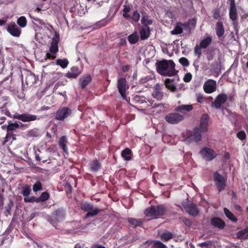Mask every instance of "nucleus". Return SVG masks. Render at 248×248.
<instances>
[{
  "mask_svg": "<svg viewBox=\"0 0 248 248\" xmlns=\"http://www.w3.org/2000/svg\"><path fill=\"white\" fill-rule=\"evenodd\" d=\"M155 65L157 72L162 76H173L178 72L175 69V64L172 60H163L157 61Z\"/></svg>",
  "mask_w": 248,
  "mask_h": 248,
  "instance_id": "nucleus-1",
  "label": "nucleus"
},
{
  "mask_svg": "<svg viewBox=\"0 0 248 248\" xmlns=\"http://www.w3.org/2000/svg\"><path fill=\"white\" fill-rule=\"evenodd\" d=\"M168 209L164 205H152L146 208L144 211V214L147 217L157 218L159 216L165 215Z\"/></svg>",
  "mask_w": 248,
  "mask_h": 248,
  "instance_id": "nucleus-2",
  "label": "nucleus"
},
{
  "mask_svg": "<svg viewBox=\"0 0 248 248\" xmlns=\"http://www.w3.org/2000/svg\"><path fill=\"white\" fill-rule=\"evenodd\" d=\"M182 205L185 211L190 216L196 217L199 214V209L197 205L190 201L186 200L182 202Z\"/></svg>",
  "mask_w": 248,
  "mask_h": 248,
  "instance_id": "nucleus-3",
  "label": "nucleus"
},
{
  "mask_svg": "<svg viewBox=\"0 0 248 248\" xmlns=\"http://www.w3.org/2000/svg\"><path fill=\"white\" fill-rule=\"evenodd\" d=\"M212 39L211 37L208 36L202 40L199 45H196L194 48L195 55L197 56L200 59L202 56V49L207 48L211 44Z\"/></svg>",
  "mask_w": 248,
  "mask_h": 248,
  "instance_id": "nucleus-4",
  "label": "nucleus"
},
{
  "mask_svg": "<svg viewBox=\"0 0 248 248\" xmlns=\"http://www.w3.org/2000/svg\"><path fill=\"white\" fill-rule=\"evenodd\" d=\"M213 177L215 185L219 192L223 190L226 186L227 178L223 177L217 171L214 172Z\"/></svg>",
  "mask_w": 248,
  "mask_h": 248,
  "instance_id": "nucleus-5",
  "label": "nucleus"
},
{
  "mask_svg": "<svg viewBox=\"0 0 248 248\" xmlns=\"http://www.w3.org/2000/svg\"><path fill=\"white\" fill-rule=\"evenodd\" d=\"M72 114V110L68 107L60 108L56 111L55 119L62 121Z\"/></svg>",
  "mask_w": 248,
  "mask_h": 248,
  "instance_id": "nucleus-6",
  "label": "nucleus"
},
{
  "mask_svg": "<svg viewBox=\"0 0 248 248\" xmlns=\"http://www.w3.org/2000/svg\"><path fill=\"white\" fill-rule=\"evenodd\" d=\"M200 154L202 158L207 161L213 160L217 156V154L213 149L206 147L201 150Z\"/></svg>",
  "mask_w": 248,
  "mask_h": 248,
  "instance_id": "nucleus-7",
  "label": "nucleus"
},
{
  "mask_svg": "<svg viewBox=\"0 0 248 248\" xmlns=\"http://www.w3.org/2000/svg\"><path fill=\"white\" fill-rule=\"evenodd\" d=\"M13 118L19 120L23 122H29L36 120L37 116L36 115L31 114L28 113L22 114L16 113L13 115Z\"/></svg>",
  "mask_w": 248,
  "mask_h": 248,
  "instance_id": "nucleus-8",
  "label": "nucleus"
},
{
  "mask_svg": "<svg viewBox=\"0 0 248 248\" xmlns=\"http://www.w3.org/2000/svg\"><path fill=\"white\" fill-rule=\"evenodd\" d=\"M165 120L169 124H176L184 119V116L178 113H170L165 117Z\"/></svg>",
  "mask_w": 248,
  "mask_h": 248,
  "instance_id": "nucleus-9",
  "label": "nucleus"
},
{
  "mask_svg": "<svg viewBox=\"0 0 248 248\" xmlns=\"http://www.w3.org/2000/svg\"><path fill=\"white\" fill-rule=\"evenodd\" d=\"M20 125L18 123L16 122L13 123L11 121L8 122V124L7 126V134L6 137L7 138H12L13 140L15 139V134H13V132L15 131L16 129H19Z\"/></svg>",
  "mask_w": 248,
  "mask_h": 248,
  "instance_id": "nucleus-10",
  "label": "nucleus"
},
{
  "mask_svg": "<svg viewBox=\"0 0 248 248\" xmlns=\"http://www.w3.org/2000/svg\"><path fill=\"white\" fill-rule=\"evenodd\" d=\"M163 89V85L159 83L156 84L153 88L152 93L153 97L157 100H162L164 96V93L162 91Z\"/></svg>",
  "mask_w": 248,
  "mask_h": 248,
  "instance_id": "nucleus-11",
  "label": "nucleus"
},
{
  "mask_svg": "<svg viewBox=\"0 0 248 248\" xmlns=\"http://www.w3.org/2000/svg\"><path fill=\"white\" fill-rule=\"evenodd\" d=\"M203 88L206 93H211L216 90L217 82L215 80L209 79L204 83Z\"/></svg>",
  "mask_w": 248,
  "mask_h": 248,
  "instance_id": "nucleus-12",
  "label": "nucleus"
},
{
  "mask_svg": "<svg viewBox=\"0 0 248 248\" xmlns=\"http://www.w3.org/2000/svg\"><path fill=\"white\" fill-rule=\"evenodd\" d=\"M127 81L125 78H120L117 81V88L122 98L126 99V90Z\"/></svg>",
  "mask_w": 248,
  "mask_h": 248,
  "instance_id": "nucleus-13",
  "label": "nucleus"
},
{
  "mask_svg": "<svg viewBox=\"0 0 248 248\" xmlns=\"http://www.w3.org/2000/svg\"><path fill=\"white\" fill-rule=\"evenodd\" d=\"M228 99V96L226 94L221 93L218 94L214 102L212 103V107L218 109L224 104Z\"/></svg>",
  "mask_w": 248,
  "mask_h": 248,
  "instance_id": "nucleus-14",
  "label": "nucleus"
},
{
  "mask_svg": "<svg viewBox=\"0 0 248 248\" xmlns=\"http://www.w3.org/2000/svg\"><path fill=\"white\" fill-rule=\"evenodd\" d=\"M7 31L14 37H19L21 33V29L14 22L11 23L7 27Z\"/></svg>",
  "mask_w": 248,
  "mask_h": 248,
  "instance_id": "nucleus-15",
  "label": "nucleus"
},
{
  "mask_svg": "<svg viewBox=\"0 0 248 248\" xmlns=\"http://www.w3.org/2000/svg\"><path fill=\"white\" fill-rule=\"evenodd\" d=\"M59 35L58 33H56L54 37L52 38L51 43L49 51L51 53L55 54L59 50L58 43L59 42Z\"/></svg>",
  "mask_w": 248,
  "mask_h": 248,
  "instance_id": "nucleus-16",
  "label": "nucleus"
},
{
  "mask_svg": "<svg viewBox=\"0 0 248 248\" xmlns=\"http://www.w3.org/2000/svg\"><path fill=\"white\" fill-rule=\"evenodd\" d=\"M211 224L215 227L220 229H223L225 226V222L218 217H214L211 219Z\"/></svg>",
  "mask_w": 248,
  "mask_h": 248,
  "instance_id": "nucleus-17",
  "label": "nucleus"
},
{
  "mask_svg": "<svg viewBox=\"0 0 248 248\" xmlns=\"http://www.w3.org/2000/svg\"><path fill=\"white\" fill-rule=\"evenodd\" d=\"M80 74L78 66H73L70 69V71L66 74L65 77L68 78H76Z\"/></svg>",
  "mask_w": 248,
  "mask_h": 248,
  "instance_id": "nucleus-18",
  "label": "nucleus"
},
{
  "mask_svg": "<svg viewBox=\"0 0 248 248\" xmlns=\"http://www.w3.org/2000/svg\"><path fill=\"white\" fill-rule=\"evenodd\" d=\"M127 220L132 227L136 228L138 226L141 227L145 220L140 218L129 217Z\"/></svg>",
  "mask_w": 248,
  "mask_h": 248,
  "instance_id": "nucleus-19",
  "label": "nucleus"
},
{
  "mask_svg": "<svg viewBox=\"0 0 248 248\" xmlns=\"http://www.w3.org/2000/svg\"><path fill=\"white\" fill-rule=\"evenodd\" d=\"M140 39L145 40L147 39L150 35V28L149 27H142L140 30Z\"/></svg>",
  "mask_w": 248,
  "mask_h": 248,
  "instance_id": "nucleus-20",
  "label": "nucleus"
},
{
  "mask_svg": "<svg viewBox=\"0 0 248 248\" xmlns=\"http://www.w3.org/2000/svg\"><path fill=\"white\" fill-rule=\"evenodd\" d=\"M216 31L217 35L218 37L222 36L225 32L223 23L221 21H218L216 25Z\"/></svg>",
  "mask_w": 248,
  "mask_h": 248,
  "instance_id": "nucleus-21",
  "label": "nucleus"
},
{
  "mask_svg": "<svg viewBox=\"0 0 248 248\" xmlns=\"http://www.w3.org/2000/svg\"><path fill=\"white\" fill-rule=\"evenodd\" d=\"M236 238L240 240L248 239V228H246L236 233Z\"/></svg>",
  "mask_w": 248,
  "mask_h": 248,
  "instance_id": "nucleus-22",
  "label": "nucleus"
},
{
  "mask_svg": "<svg viewBox=\"0 0 248 248\" xmlns=\"http://www.w3.org/2000/svg\"><path fill=\"white\" fill-rule=\"evenodd\" d=\"M67 142V140L66 137L65 136H62L60 138L58 143L59 147L62 148L64 152L66 153H67L68 151L66 145Z\"/></svg>",
  "mask_w": 248,
  "mask_h": 248,
  "instance_id": "nucleus-23",
  "label": "nucleus"
},
{
  "mask_svg": "<svg viewBox=\"0 0 248 248\" xmlns=\"http://www.w3.org/2000/svg\"><path fill=\"white\" fill-rule=\"evenodd\" d=\"M174 79L167 78L165 81V86L166 88L168 89L172 92H175L177 91V88L175 85L173 84Z\"/></svg>",
  "mask_w": 248,
  "mask_h": 248,
  "instance_id": "nucleus-24",
  "label": "nucleus"
},
{
  "mask_svg": "<svg viewBox=\"0 0 248 248\" xmlns=\"http://www.w3.org/2000/svg\"><path fill=\"white\" fill-rule=\"evenodd\" d=\"M52 215L56 220L58 221L59 219L64 217L65 211L62 208H59L55 210L52 213Z\"/></svg>",
  "mask_w": 248,
  "mask_h": 248,
  "instance_id": "nucleus-25",
  "label": "nucleus"
},
{
  "mask_svg": "<svg viewBox=\"0 0 248 248\" xmlns=\"http://www.w3.org/2000/svg\"><path fill=\"white\" fill-rule=\"evenodd\" d=\"M101 167V164L97 159L93 160L90 164V169L92 171L96 172Z\"/></svg>",
  "mask_w": 248,
  "mask_h": 248,
  "instance_id": "nucleus-26",
  "label": "nucleus"
},
{
  "mask_svg": "<svg viewBox=\"0 0 248 248\" xmlns=\"http://www.w3.org/2000/svg\"><path fill=\"white\" fill-rule=\"evenodd\" d=\"M198 127H196L193 129V134L191 135L192 139L196 142H198L201 140V133Z\"/></svg>",
  "mask_w": 248,
  "mask_h": 248,
  "instance_id": "nucleus-27",
  "label": "nucleus"
},
{
  "mask_svg": "<svg viewBox=\"0 0 248 248\" xmlns=\"http://www.w3.org/2000/svg\"><path fill=\"white\" fill-rule=\"evenodd\" d=\"M39 136V132L38 129L34 128L28 131L26 133V137L27 138H36Z\"/></svg>",
  "mask_w": 248,
  "mask_h": 248,
  "instance_id": "nucleus-28",
  "label": "nucleus"
},
{
  "mask_svg": "<svg viewBox=\"0 0 248 248\" xmlns=\"http://www.w3.org/2000/svg\"><path fill=\"white\" fill-rule=\"evenodd\" d=\"M55 64L61 66L62 68H66L69 64V61L67 59H58L56 60Z\"/></svg>",
  "mask_w": 248,
  "mask_h": 248,
  "instance_id": "nucleus-29",
  "label": "nucleus"
},
{
  "mask_svg": "<svg viewBox=\"0 0 248 248\" xmlns=\"http://www.w3.org/2000/svg\"><path fill=\"white\" fill-rule=\"evenodd\" d=\"M229 16H230V19H231L232 21H235L237 19V12L236 6L230 7Z\"/></svg>",
  "mask_w": 248,
  "mask_h": 248,
  "instance_id": "nucleus-30",
  "label": "nucleus"
},
{
  "mask_svg": "<svg viewBox=\"0 0 248 248\" xmlns=\"http://www.w3.org/2000/svg\"><path fill=\"white\" fill-rule=\"evenodd\" d=\"M224 212L225 216L231 221L233 222H236L238 220L237 218L227 208H224Z\"/></svg>",
  "mask_w": 248,
  "mask_h": 248,
  "instance_id": "nucleus-31",
  "label": "nucleus"
},
{
  "mask_svg": "<svg viewBox=\"0 0 248 248\" xmlns=\"http://www.w3.org/2000/svg\"><path fill=\"white\" fill-rule=\"evenodd\" d=\"M50 194L48 192L45 191L41 193L40 196L37 199V203L45 202L49 199Z\"/></svg>",
  "mask_w": 248,
  "mask_h": 248,
  "instance_id": "nucleus-32",
  "label": "nucleus"
},
{
  "mask_svg": "<svg viewBox=\"0 0 248 248\" xmlns=\"http://www.w3.org/2000/svg\"><path fill=\"white\" fill-rule=\"evenodd\" d=\"M131 7L129 5H124L123 9V17L126 19H129L131 18V16L129 14V13L131 11Z\"/></svg>",
  "mask_w": 248,
  "mask_h": 248,
  "instance_id": "nucleus-33",
  "label": "nucleus"
},
{
  "mask_svg": "<svg viewBox=\"0 0 248 248\" xmlns=\"http://www.w3.org/2000/svg\"><path fill=\"white\" fill-rule=\"evenodd\" d=\"M132 153L131 150L128 148L124 149L121 153V155L123 158L126 161H129L131 159L130 155Z\"/></svg>",
  "mask_w": 248,
  "mask_h": 248,
  "instance_id": "nucleus-34",
  "label": "nucleus"
},
{
  "mask_svg": "<svg viewBox=\"0 0 248 248\" xmlns=\"http://www.w3.org/2000/svg\"><path fill=\"white\" fill-rule=\"evenodd\" d=\"M93 204H90L87 202H84L80 204V208L84 212H87L93 210Z\"/></svg>",
  "mask_w": 248,
  "mask_h": 248,
  "instance_id": "nucleus-35",
  "label": "nucleus"
},
{
  "mask_svg": "<svg viewBox=\"0 0 248 248\" xmlns=\"http://www.w3.org/2000/svg\"><path fill=\"white\" fill-rule=\"evenodd\" d=\"M139 37L138 34L134 32L128 36V41L131 44H135L138 42Z\"/></svg>",
  "mask_w": 248,
  "mask_h": 248,
  "instance_id": "nucleus-36",
  "label": "nucleus"
},
{
  "mask_svg": "<svg viewBox=\"0 0 248 248\" xmlns=\"http://www.w3.org/2000/svg\"><path fill=\"white\" fill-rule=\"evenodd\" d=\"M92 78L90 76H87L80 79L81 87L82 89L84 88L88 85L91 81Z\"/></svg>",
  "mask_w": 248,
  "mask_h": 248,
  "instance_id": "nucleus-37",
  "label": "nucleus"
},
{
  "mask_svg": "<svg viewBox=\"0 0 248 248\" xmlns=\"http://www.w3.org/2000/svg\"><path fill=\"white\" fill-rule=\"evenodd\" d=\"M31 192V186L28 185H25L22 187V191L21 194L24 197L29 196Z\"/></svg>",
  "mask_w": 248,
  "mask_h": 248,
  "instance_id": "nucleus-38",
  "label": "nucleus"
},
{
  "mask_svg": "<svg viewBox=\"0 0 248 248\" xmlns=\"http://www.w3.org/2000/svg\"><path fill=\"white\" fill-rule=\"evenodd\" d=\"M25 81L27 85H32L35 83V75L32 73L29 74L25 78Z\"/></svg>",
  "mask_w": 248,
  "mask_h": 248,
  "instance_id": "nucleus-39",
  "label": "nucleus"
},
{
  "mask_svg": "<svg viewBox=\"0 0 248 248\" xmlns=\"http://www.w3.org/2000/svg\"><path fill=\"white\" fill-rule=\"evenodd\" d=\"M141 22L143 25V27H149V25L153 24V20L149 18L146 16H143L141 18Z\"/></svg>",
  "mask_w": 248,
  "mask_h": 248,
  "instance_id": "nucleus-40",
  "label": "nucleus"
},
{
  "mask_svg": "<svg viewBox=\"0 0 248 248\" xmlns=\"http://www.w3.org/2000/svg\"><path fill=\"white\" fill-rule=\"evenodd\" d=\"M193 109V106L191 105H183L178 106L176 108V110L178 111L182 112L183 110H185L186 111H189Z\"/></svg>",
  "mask_w": 248,
  "mask_h": 248,
  "instance_id": "nucleus-41",
  "label": "nucleus"
},
{
  "mask_svg": "<svg viewBox=\"0 0 248 248\" xmlns=\"http://www.w3.org/2000/svg\"><path fill=\"white\" fill-rule=\"evenodd\" d=\"M17 24L21 28H24L27 26V20L24 16L19 17L17 20Z\"/></svg>",
  "mask_w": 248,
  "mask_h": 248,
  "instance_id": "nucleus-42",
  "label": "nucleus"
},
{
  "mask_svg": "<svg viewBox=\"0 0 248 248\" xmlns=\"http://www.w3.org/2000/svg\"><path fill=\"white\" fill-rule=\"evenodd\" d=\"M214 49L213 48H208L207 50L204 51L205 54L206 55V58L208 61H210L212 60L214 57V54L213 52Z\"/></svg>",
  "mask_w": 248,
  "mask_h": 248,
  "instance_id": "nucleus-43",
  "label": "nucleus"
},
{
  "mask_svg": "<svg viewBox=\"0 0 248 248\" xmlns=\"http://www.w3.org/2000/svg\"><path fill=\"white\" fill-rule=\"evenodd\" d=\"M161 239L165 241H167L173 237V234L171 232H166L161 234Z\"/></svg>",
  "mask_w": 248,
  "mask_h": 248,
  "instance_id": "nucleus-44",
  "label": "nucleus"
},
{
  "mask_svg": "<svg viewBox=\"0 0 248 248\" xmlns=\"http://www.w3.org/2000/svg\"><path fill=\"white\" fill-rule=\"evenodd\" d=\"M179 24L182 25L181 23H178V24L175 27L174 29L171 31V34H179L183 32V30L182 27L179 25Z\"/></svg>",
  "mask_w": 248,
  "mask_h": 248,
  "instance_id": "nucleus-45",
  "label": "nucleus"
},
{
  "mask_svg": "<svg viewBox=\"0 0 248 248\" xmlns=\"http://www.w3.org/2000/svg\"><path fill=\"white\" fill-rule=\"evenodd\" d=\"M99 210L97 208L93 207V210L89 211L85 216L86 218L97 215L99 212Z\"/></svg>",
  "mask_w": 248,
  "mask_h": 248,
  "instance_id": "nucleus-46",
  "label": "nucleus"
},
{
  "mask_svg": "<svg viewBox=\"0 0 248 248\" xmlns=\"http://www.w3.org/2000/svg\"><path fill=\"white\" fill-rule=\"evenodd\" d=\"M32 189L34 192L42 190L43 189L42 183L39 180L37 181L33 185Z\"/></svg>",
  "mask_w": 248,
  "mask_h": 248,
  "instance_id": "nucleus-47",
  "label": "nucleus"
},
{
  "mask_svg": "<svg viewBox=\"0 0 248 248\" xmlns=\"http://www.w3.org/2000/svg\"><path fill=\"white\" fill-rule=\"evenodd\" d=\"M140 17V13L136 10L133 12L130 18H131L134 21L137 22L139 21Z\"/></svg>",
  "mask_w": 248,
  "mask_h": 248,
  "instance_id": "nucleus-48",
  "label": "nucleus"
},
{
  "mask_svg": "<svg viewBox=\"0 0 248 248\" xmlns=\"http://www.w3.org/2000/svg\"><path fill=\"white\" fill-rule=\"evenodd\" d=\"M153 248H167L165 245L159 241L155 242L152 246Z\"/></svg>",
  "mask_w": 248,
  "mask_h": 248,
  "instance_id": "nucleus-49",
  "label": "nucleus"
},
{
  "mask_svg": "<svg viewBox=\"0 0 248 248\" xmlns=\"http://www.w3.org/2000/svg\"><path fill=\"white\" fill-rule=\"evenodd\" d=\"M208 120H209V116L207 114H203L202 115L201 118V121L200 123L207 124L208 123Z\"/></svg>",
  "mask_w": 248,
  "mask_h": 248,
  "instance_id": "nucleus-50",
  "label": "nucleus"
},
{
  "mask_svg": "<svg viewBox=\"0 0 248 248\" xmlns=\"http://www.w3.org/2000/svg\"><path fill=\"white\" fill-rule=\"evenodd\" d=\"M213 17L215 19H218L221 18L220 12L219 9H214L212 11Z\"/></svg>",
  "mask_w": 248,
  "mask_h": 248,
  "instance_id": "nucleus-51",
  "label": "nucleus"
},
{
  "mask_svg": "<svg viewBox=\"0 0 248 248\" xmlns=\"http://www.w3.org/2000/svg\"><path fill=\"white\" fill-rule=\"evenodd\" d=\"M29 16L33 21H36L39 25H46V23L43 20L38 17L32 16L31 14L29 15Z\"/></svg>",
  "mask_w": 248,
  "mask_h": 248,
  "instance_id": "nucleus-52",
  "label": "nucleus"
},
{
  "mask_svg": "<svg viewBox=\"0 0 248 248\" xmlns=\"http://www.w3.org/2000/svg\"><path fill=\"white\" fill-rule=\"evenodd\" d=\"M179 61L180 64L184 66H188L189 65L188 60L185 57L181 58Z\"/></svg>",
  "mask_w": 248,
  "mask_h": 248,
  "instance_id": "nucleus-53",
  "label": "nucleus"
},
{
  "mask_svg": "<svg viewBox=\"0 0 248 248\" xmlns=\"http://www.w3.org/2000/svg\"><path fill=\"white\" fill-rule=\"evenodd\" d=\"M236 136L241 140H244L246 138V134L243 130L238 132L236 134Z\"/></svg>",
  "mask_w": 248,
  "mask_h": 248,
  "instance_id": "nucleus-54",
  "label": "nucleus"
},
{
  "mask_svg": "<svg viewBox=\"0 0 248 248\" xmlns=\"http://www.w3.org/2000/svg\"><path fill=\"white\" fill-rule=\"evenodd\" d=\"M12 206H13V203L12 202H10L5 207V215H6V216H8V215H10L11 210Z\"/></svg>",
  "mask_w": 248,
  "mask_h": 248,
  "instance_id": "nucleus-55",
  "label": "nucleus"
},
{
  "mask_svg": "<svg viewBox=\"0 0 248 248\" xmlns=\"http://www.w3.org/2000/svg\"><path fill=\"white\" fill-rule=\"evenodd\" d=\"M211 245L210 241H205L198 244L202 248H209Z\"/></svg>",
  "mask_w": 248,
  "mask_h": 248,
  "instance_id": "nucleus-56",
  "label": "nucleus"
},
{
  "mask_svg": "<svg viewBox=\"0 0 248 248\" xmlns=\"http://www.w3.org/2000/svg\"><path fill=\"white\" fill-rule=\"evenodd\" d=\"M202 132H206L208 130V125L200 123V127L199 128Z\"/></svg>",
  "mask_w": 248,
  "mask_h": 248,
  "instance_id": "nucleus-57",
  "label": "nucleus"
},
{
  "mask_svg": "<svg viewBox=\"0 0 248 248\" xmlns=\"http://www.w3.org/2000/svg\"><path fill=\"white\" fill-rule=\"evenodd\" d=\"M192 75L190 73H186L184 77V80L186 82H189L192 79Z\"/></svg>",
  "mask_w": 248,
  "mask_h": 248,
  "instance_id": "nucleus-58",
  "label": "nucleus"
},
{
  "mask_svg": "<svg viewBox=\"0 0 248 248\" xmlns=\"http://www.w3.org/2000/svg\"><path fill=\"white\" fill-rule=\"evenodd\" d=\"M56 56L55 54H50L49 53H46V57L45 58V60H47V59H51L54 60L56 58Z\"/></svg>",
  "mask_w": 248,
  "mask_h": 248,
  "instance_id": "nucleus-59",
  "label": "nucleus"
},
{
  "mask_svg": "<svg viewBox=\"0 0 248 248\" xmlns=\"http://www.w3.org/2000/svg\"><path fill=\"white\" fill-rule=\"evenodd\" d=\"M143 98V97H141L139 95H136L134 98V100L136 102H140V103H142L143 101V100L142 99Z\"/></svg>",
  "mask_w": 248,
  "mask_h": 248,
  "instance_id": "nucleus-60",
  "label": "nucleus"
},
{
  "mask_svg": "<svg viewBox=\"0 0 248 248\" xmlns=\"http://www.w3.org/2000/svg\"><path fill=\"white\" fill-rule=\"evenodd\" d=\"M183 221L185 224L188 227H190L191 225L192 222L189 219L185 218L183 219Z\"/></svg>",
  "mask_w": 248,
  "mask_h": 248,
  "instance_id": "nucleus-61",
  "label": "nucleus"
},
{
  "mask_svg": "<svg viewBox=\"0 0 248 248\" xmlns=\"http://www.w3.org/2000/svg\"><path fill=\"white\" fill-rule=\"evenodd\" d=\"M126 41L124 38H121L119 41V45L121 46H124L126 45Z\"/></svg>",
  "mask_w": 248,
  "mask_h": 248,
  "instance_id": "nucleus-62",
  "label": "nucleus"
},
{
  "mask_svg": "<svg viewBox=\"0 0 248 248\" xmlns=\"http://www.w3.org/2000/svg\"><path fill=\"white\" fill-rule=\"evenodd\" d=\"M18 124L20 125L19 128H20L22 129H25L27 128L30 125V124H24L21 122H19Z\"/></svg>",
  "mask_w": 248,
  "mask_h": 248,
  "instance_id": "nucleus-63",
  "label": "nucleus"
},
{
  "mask_svg": "<svg viewBox=\"0 0 248 248\" xmlns=\"http://www.w3.org/2000/svg\"><path fill=\"white\" fill-rule=\"evenodd\" d=\"M203 98L202 95L199 94L197 96V101L198 102L202 103Z\"/></svg>",
  "mask_w": 248,
  "mask_h": 248,
  "instance_id": "nucleus-64",
  "label": "nucleus"
}]
</instances>
